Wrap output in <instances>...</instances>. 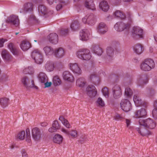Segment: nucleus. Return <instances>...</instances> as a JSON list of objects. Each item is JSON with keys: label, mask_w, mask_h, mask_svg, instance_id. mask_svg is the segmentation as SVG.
I'll return each mask as SVG.
<instances>
[{"label": "nucleus", "mask_w": 157, "mask_h": 157, "mask_svg": "<svg viewBox=\"0 0 157 157\" xmlns=\"http://www.w3.org/2000/svg\"><path fill=\"white\" fill-rule=\"evenodd\" d=\"M8 47L13 55L18 56L19 54L20 50L19 48L13 43H10L9 44Z\"/></svg>", "instance_id": "13"}, {"label": "nucleus", "mask_w": 157, "mask_h": 157, "mask_svg": "<svg viewBox=\"0 0 157 157\" xmlns=\"http://www.w3.org/2000/svg\"><path fill=\"white\" fill-rule=\"evenodd\" d=\"M111 1L116 5H117L121 2V0H111Z\"/></svg>", "instance_id": "64"}, {"label": "nucleus", "mask_w": 157, "mask_h": 157, "mask_svg": "<svg viewBox=\"0 0 157 157\" xmlns=\"http://www.w3.org/2000/svg\"><path fill=\"white\" fill-rule=\"evenodd\" d=\"M90 80L93 81L94 82L96 81V80H98V78L95 74H92L90 75Z\"/></svg>", "instance_id": "53"}, {"label": "nucleus", "mask_w": 157, "mask_h": 157, "mask_svg": "<svg viewBox=\"0 0 157 157\" xmlns=\"http://www.w3.org/2000/svg\"><path fill=\"white\" fill-rule=\"evenodd\" d=\"M29 24L32 23L36 24L39 23V21L37 19L34 15H31L30 16L28 20Z\"/></svg>", "instance_id": "42"}, {"label": "nucleus", "mask_w": 157, "mask_h": 157, "mask_svg": "<svg viewBox=\"0 0 157 157\" xmlns=\"http://www.w3.org/2000/svg\"><path fill=\"white\" fill-rule=\"evenodd\" d=\"M125 95L128 97H131L132 95L133 92L129 87L126 88L125 90Z\"/></svg>", "instance_id": "47"}, {"label": "nucleus", "mask_w": 157, "mask_h": 157, "mask_svg": "<svg viewBox=\"0 0 157 157\" xmlns=\"http://www.w3.org/2000/svg\"><path fill=\"white\" fill-rule=\"evenodd\" d=\"M40 82L44 83L47 81L48 78L46 75L44 73L40 72L38 76Z\"/></svg>", "instance_id": "32"}, {"label": "nucleus", "mask_w": 157, "mask_h": 157, "mask_svg": "<svg viewBox=\"0 0 157 157\" xmlns=\"http://www.w3.org/2000/svg\"><path fill=\"white\" fill-rule=\"evenodd\" d=\"M72 30L75 31H76L79 29V24L78 21L75 20L72 22L70 26Z\"/></svg>", "instance_id": "33"}, {"label": "nucleus", "mask_w": 157, "mask_h": 157, "mask_svg": "<svg viewBox=\"0 0 157 157\" xmlns=\"http://www.w3.org/2000/svg\"><path fill=\"white\" fill-rule=\"evenodd\" d=\"M45 67L46 70L49 71H53L54 67L53 63L50 61H48L47 62Z\"/></svg>", "instance_id": "38"}, {"label": "nucleus", "mask_w": 157, "mask_h": 157, "mask_svg": "<svg viewBox=\"0 0 157 157\" xmlns=\"http://www.w3.org/2000/svg\"><path fill=\"white\" fill-rule=\"evenodd\" d=\"M127 17L128 21V23H125L123 22L119 21L117 22L114 26V28L117 31L121 32L125 31L126 32V34L129 33V29L130 24L132 22V14L130 12L127 13Z\"/></svg>", "instance_id": "1"}, {"label": "nucleus", "mask_w": 157, "mask_h": 157, "mask_svg": "<svg viewBox=\"0 0 157 157\" xmlns=\"http://www.w3.org/2000/svg\"><path fill=\"white\" fill-rule=\"evenodd\" d=\"M136 130L138 131V132L140 134L141 136H144L145 135V133H144L142 132L140 130V128H136Z\"/></svg>", "instance_id": "59"}, {"label": "nucleus", "mask_w": 157, "mask_h": 157, "mask_svg": "<svg viewBox=\"0 0 157 157\" xmlns=\"http://www.w3.org/2000/svg\"><path fill=\"white\" fill-rule=\"evenodd\" d=\"M54 54L56 57L60 58L64 55V51L63 48H59L54 51Z\"/></svg>", "instance_id": "26"}, {"label": "nucleus", "mask_w": 157, "mask_h": 157, "mask_svg": "<svg viewBox=\"0 0 157 157\" xmlns=\"http://www.w3.org/2000/svg\"><path fill=\"white\" fill-rule=\"evenodd\" d=\"M100 8L104 12L107 11L109 9V6L107 2L105 1H103L99 4Z\"/></svg>", "instance_id": "28"}, {"label": "nucleus", "mask_w": 157, "mask_h": 157, "mask_svg": "<svg viewBox=\"0 0 157 157\" xmlns=\"http://www.w3.org/2000/svg\"><path fill=\"white\" fill-rule=\"evenodd\" d=\"M23 6L26 12H32L33 11L34 6L32 3H26L24 4Z\"/></svg>", "instance_id": "25"}, {"label": "nucleus", "mask_w": 157, "mask_h": 157, "mask_svg": "<svg viewBox=\"0 0 157 157\" xmlns=\"http://www.w3.org/2000/svg\"><path fill=\"white\" fill-rule=\"evenodd\" d=\"M63 77L64 80L70 82H72L74 80L73 76L68 71H66L63 72Z\"/></svg>", "instance_id": "23"}, {"label": "nucleus", "mask_w": 157, "mask_h": 157, "mask_svg": "<svg viewBox=\"0 0 157 157\" xmlns=\"http://www.w3.org/2000/svg\"><path fill=\"white\" fill-rule=\"evenodd\" d=\"M62 7V5L60 3L57 4L56 6V10L58 11L60 10Z\"/></svg>", "instance_id": "63"}, {"label": "nucleus", "mask_w": 157, "mask_h": 157, "mask_svg": "<svg viewBox=\"0 0 157 157\" xmlns=\"http://www.w3.org/2000/svg\"><path fill=\"white\" fill-rule=\"evenodd\" d=\"M59 120L61 121L63 124L67 128H70L71 125L68 121L65 119L63 116H60L59 118Z\"/></svg>", "instance_id": "39"}, {"label": "nucleus", "mask_w": 157, "mask_h": 157, "mask_svg": "<svg viewBox=\"0 0 157 157\" xmlns=\"http://www.w3.org/2000/svg\"><path fill=\"white\" fill-rule=\"evenodd\" d=\"M139 123L140 125L150 129H153L156 126L155 123L150 118L146 119H140L139 120Z\"/></svg>", "instance_id": "4"}, {"label": "nucleus", "mask_w": 157, "mask_h": 157, "mask_svg": "<svg viewBox=\"0 0 157 157\" xmlns=\"http://www.w3.org/2000/svg\"><path fill=\"white\" fill-rule=\"evenodd\" d=\"M9 100L6 98H2L0 99V104L3 108L7 106Z\"/></svg>", "instance_id": "40"}, {"label": "nucleus", "mask_w": 157, "mask_h": 157, "mask_svg": "<svg viewBox=\"0 0 157 157\" xmlns=\"http://www.w3.org/2000/svg\"><path fill=\"white\" fill-rule=\"evenodd\" d=\"M53 83L55 86H56L60 84L61 81L58 76H56L53 77Z\"/></svg>", "instance_id": "43"}, {"label": "nucleus", "mask_w": 157, "mask_h": 157, "mask_svg": "<svg viewBox=\"0 0 157 157\" xmlns=\"http://www.w3.org/2000/svg\"><path fill=\"white\" fill-rule=\"evenodd\" d=\"M23 73L24 74H32L33 73V68L32 67H29L28 68H25L23 70Z\"/></svg>", "instance_id": "48"}, {"label": "nucleus", "mask_w": 157, "mask_h": 157, "mask_svg": "<svg viewBox=\"0 0 157 157\" xmlns=\"http://www.w3.org/2000/svg\"><path fill=\"white\" fill-rule=\"evenodd\" d=\"M113 95L114 98L117 99L120 98L121 95V90L119 85H116L112 88Z\"/></svg>", "instance_id": "10"}, {"label": "nucleus", "mask_w": 157, "mask_h": 157, "mask_svg": "<svg viewBox=\"0 0 157 157\" xmlns=\"http://www.w3.org/2000/svg\"><path fill=\"white\" fill-rule=\"evenodd\" d=\"M21 81L24 86L26 88L33 87L34 86V82L33 80L31 81V84L30 82V80L29 78L26 76L24 77L21 80Z\"/></svg>", "instance_id": "16"}, {"label": "nucleus", "mask_w": 157, "mask_h": 157, "mask_svg": "<svg viewBox=\"0 0 157 157\" xmlns=\"http://www.w3.org/2000/svg\"><path fill=\"white\" fill-rule=\"evenodd\" d=\"M95 23V16L93 13L88 14L87 24L90 25H94Z\"/></svg>", "instance_id": "29"}, {"label": "nucleus", "mask_w": 157, "mask_h": 157, "mask_svg": "<svg viewBox=\"0 0 157 157\" xmlns=\"http://www.w3.org/2000/svg\"><path fill=\"white\" fill-rule=\"evenodd\" d=\"M62 131L68 135H70L71 136L75 138L77 136V132L75 130H72L71 132H69L67 131L64 128H62Z\"/></svg>", "instance_id": "35"}, {"label": "nucleus", "mask_w": 157, "mask_h": 157, "mask_svg": "<svg viewBox=\"0 0 157 157\" xmlns=\"http://www.w3.org/2000/svg\"><path fill=\"white\" fill-rule=\"evenodd\" d=\"M120 104L121 109L125 112L129 111L132 109L131 103L127 99H122Z\"/></svg>", "instance_id": "9"}, {"label": "nucleus", "mask_w": 157, "mask_h": 157, "mask_svg": "<svg viewBox=\"0 0 157 157\" xmlns=\"http://www.w3.org/2000/svg\"><path fill=\"white\" fill-rule=\"evenodd\" d=\"M134 50L137 54H140L144 50L143 47L140 44H137L134 47Z\"/></svg>", "instance_id": "31"}, {"label": "nucleus", "mask_w": 157, "mask_h": 157, "mask_svg": "<svg viewBox=\"0 0 157 157\" xmlns=\"http://www.w3.org/2000/svg\"><path fill=\"white\" fill-rule=\"evenodd\" d=\"M136 118L144 117L147 114V112L145 109L141 108L140 110H136L135 113Z\"/></svg>", "instance_id": "22"}, {"label": "nucleus", "mask_w": 157, "mask_h": 157, "mask_svg": "<svg viewBox=\"0 0 157 157\" xmlns=\"http://www.w3.org/2000/svg\"><path fill=\"white\" fill-rule=\"evenodd\" d=\"M90 35V32L87 29L82 30L80 33V39L82 40H87L89 39V36Z\"/></svg>", "instance_id": "19"}, {"label": "nucleus", "mask_w": 157, "mask_h": 157, "mask_svg": "<svg viewBox=\"0 0 157 157\" xmlns=\"http://www.w3.org/2000/svg\"><path fill=\"white\" fill-rule=\"evenodd\" d=\"M85 6L88 9L94 10H95V5L93 3V1H91L90 2H88L87 1L85 2Z\"/></svg>", "instance_id": "41"}, {"label": "nucleus", "mask_w": 157, "mask_h": 157, "mask_svg": "<svg viewBox=\"0 0 157 157\" xmlns=\"http://www.w3.org/2000/svg\"><path fill=\"white\" fill-rule=\"evenodd\" d=\"M153 117L155 119H157V109L154 108L152 111Z\"/></svg>", "instance_id": "55"}, {"label": "nucleus", "mask_w": 157, "mask_h": 157, "mask_svg": "<svg viewBox=\"0 0 157 157\" xmlns=\"http://www.w3.org/2000/svg\"><path fill=\"white\" fill-rule=\"evenodd\" d=\"M32 57L36 63L41 64L43 61V56L41 52L38 49H35L32 52Z\"/></svg>", "instance_id": "5"}, {"label": "nucleus", "mask_w": 157, "mask_h": 157, "mask_svg": "<svg viewBox=\"0 0 157 157\" xmlns=\"http://www.w3.org/2000/svg\"><path fill=\"white\" fill-rule=\"evenodd\" d=\"M87 94L90 98L95 97L97 93L95 87L93 85H89L86 89Z\"/></svg>", "instance_id": "11"}, {"label": "nucleus", "mask_w": 157, "mask_h": 157, "mask_svg": "<svg viewBox=\"0 0 157 157\" xmlns=\"http://www.w3.org/2000/svg\"><path fill=\"white\" fill-rule=\"evenodd\" d=\"M69 32L68 29L63 28L59 30V33L61 36H66L68 34Z\"/></svg>", "instance_id": "45"}, {"label": "nucleus", "mask_w": 157, "mask_h": 157, "mask_svg": "<svg viewBox=\"0 0 157 157\" xmlns=\"http://www.w3.org/2000/svg\"><path fill=\"white\" fill-rule=\"evenodd\" d=\"M43 133V131L42 130L41 131L40 129L37 127L34 128L32 130V137L36 141H39L40 140Z\"/></svg>", "instance_id": "7"}, {"label": "nucleus", "mask_w": 157, "mask_h": 157, "mask_svg": "<svg viewBox=\"0 0 157 157\" xmlns=\"http://www.w3.org/2000/svg\"><path fill=\"white\" fill-rule=\"evenodd\" d=\"M97 102L98 104L99 105L101 106L102 107L105 106V103L104 101L102 100V99L99 98L97 101Z\"/></svg>", "instance_id": "52"}, {"label": "nucleus", "mask_w": 157, "mask_h": 157, "mask_svg": "<svg viewBox=\"0 0 157 157\" xmlns=\"http://www.w3.org/2000/svg\"><path fill=\"white\" fill-rule=\"evenodd\" d=\"M63 137L59 134L55 135L53 138V141L55 143L60 144L62 142Z\"/></svg>", "instance_id": "30"}, {"label": "nucleus", "mask_w": 157, "mask_h": 157, "mask_svg": "<svg viewBox=\"0 0 157 157\" xmlns=\"http://www.w3.org/2000/svg\"><path fill=\"white\" fill-rule=\"evenodd\" d=\"M48 39L50 42L53 44H56L58 42V36L56 33L50 34L48 36Z\"/></svg>", "instance_id": "20"}, {"label": "nucleus", "mask_w": 157, "mask_h": 157, "mask_svg": "<svg viewBox=\"0 0 157 157\" xmlns=\"http://www.w3.org/2000/svg\"><path fill=\"white\" fill-rule=\"evenodd\" d=\"M25 136V132L24 131L19 132L17 135V138L20 140H23Z\"/></svg>", "instance_id": "50"}, {"label": "nucleus", "mask_w": 157, "mask_h": 157, "mask_svg": "<svg viewBox=\"0 0 157 157\" xmlns=\"http://www.w3.org/2000/svg\"><path fill=\"white\" fill-rule=\"evenodd\" d=\"M133 37L135 39L143 38V30L139 27H134L132 32Z\"/></svg>", "instance_id": "8"}, {"label": "nucleus", "mask_w": 157, "mask_h": 157, "mask_svg": "<svg viewBox=\"0 0 157 157\" xmlns=\"http://www.w3.org/2000/svg\"><path fill=\"white\" fill-rule=\"evenodd\" d=\"M52 82H48L47 81L46 82H44V85H45V87H48L52 85Z\"/></svg>", "instance_id": "60"}, {"label": "nucleus", "mask_w": 157, "mask_h": 157, "mask_svg": "<svg viewBox=\"0 0 157 157\" xmlns=\"http://www.w3.org/2000/svg\"><path fill=\"white\" fill-rule=\"evenodd\" d=\"M91 50L93 53L98 56H101L103 52L102 49L97 45H93Z\"/></svg>", "instance_id": "21"}, {"label": "nucleus", "mask_w": 157, "mask_h": 157, "mask_svg": "<svg viewBox=\"0 0 157 157\" xmlns=\"http://www.w3.org/2000/svg\"><path fill=\"white\" fill-rule=\"evenodd\" d=\"M23 157H27V154L24 149H23L21 151Z\"/></svg>", "instance_id": "61"}, {"label": "nucleus", "mask_w": 157, "mask_h": 157, "mask_svg": "<svg viewBox=\"0 0 157 157\" xmlns=\"http://www.w3.org/2000/svg\"><path fill=\"white\" fill-rule=\"evenodd\" d=\"M69 64L70 68L74 73L78 75L81 74V70L76 63H70Z\"/></svg>", "instance_id": "18"}, {"label": "nucleus", "mask_w": 157, "mask_h": 157, "mask_svg": "<svg viewBox=\"0 0 157 157\" xmlns=\"http://www.w3.org/2000/svg\"><path fill=\"white\" fill-rule=\"evenodd\" d=\"M60 125H59L57 121H54L52 124V127L48 129V131L50 132H56L57 130L60 128Z\"/></svg>", "instance_id": "24"}, {"label": "nucleus", "mask_w": 157, "mask_h": 157, "mask_svg": "<svg viewBox=\"0 0 157 157\" xmlns=\"http://www.w3.org/2000/svg\"><path fill=\"white\" fill-rule=\"evenodd\" d=\"M7 40L6 39L0 38V47H3L4 43Z\"/></svg>", "instance_id": "57"}, {"label": "nucleus", "mask_w": 157, "mask_h": 157, "mask_svg": "<svg viewBox=\"0 0 157 157\" xmlns=\"http://www.w3.org/2000/svg\"><path fill=\"white\" fill-rule=\"evenodd\" d=\"M87 137L86 136L82 137L80 138V140H79V142L81 144H82L85 142V141L87 140Z\"/></svg>", "instance_id": "56"}, {"label": "nucleus", "mask_w": 157, "mask_h": 157, "mask_svg": "<svg viewBox=\"0 0 157 157\" xmlns=\"http://www.w3.org/2000/svg\"><path fill=\"white\" fill-rule=\"evenodd\" d=\"M30 44L28 41L23 40L20 44V47L23 51L27 50L31 47Z\"/></svg>", "instance_id": "27"}, {"label": "nucleus", "mask_w": 157, "mask_h": 157, "mask_svg": "<svg viewBox=\"0 0 157 157\" xmlns=\"http://www.w3.org/2000/svg\"><path fill=\"white\" fill-rule=\"evenodd\" d=\"M7 21L8 22L11 23L16 26L18 25L19 23V20L18 16L14 15H12L10 16Z\"/></svg>", "instance_id": "17"}, {"label": "nucleus", "mask_w": 157, "mask_h": 157, "mask_svg": "<svg viewBox=\"0 0 157 157\" xmlns=\"http://www.w3.org/2000/svg\"><path fill=\"white\" fill-rule=\"evenodd\" d=\"M123 118V117L118 114H116L114 117V119L116 121L121 120Z\"/></svg>", "instance_id": "54"}, {"label": "nucleus", "mask_w": 157, "mask_h": 157, "mask_svg": "<svg viewBox=\"0 0 157 157\" xmlns=\"http://www.w3.org/2000/svg\"><path fill=\"white\" fill-rule=\"evenodd\" d=\"M30 133L26 134V140L28 142H29L30 140Z\"/></svg>", "instance_id": "62"}, {"label": "nucleus", "mask_w": 157, "mask_h": 157, "mask_svg": "<svg viewBox=\"0 0 157 157\" xmlns=\"http://www.w3.org/2000/svg\"><path fill=\"white\" fill-rule=\"evenodd\" d=\"M155 63L151 59H146L140 65V68L144 71H148L155 67Z\"/></svg>", "instance_id": "2"}, {"label": "nucleus", "mask_w": 157, "mask_h": 157, "mask_svg": "<svg viewBox=\"0 0 157 157\" xmlns=\"http://www.w3.org/2000/svg\"><path fill=\"white\" fill-rule=\"evenodd\" d=\"M88 14H87L86 16H85L84 18H83L82 19V21L84 23H87L88 21Z\"/></svg>", "instance_id": "58"}, {"label": "nucleus", "mask_w": 157, "mask_h": 157, "mask_svg": "<svg viewBox=\"0 0 157 157\" xmlns=\"http://www.w3.org/2000/svg\"><path fill=\"white\" fill-rule=\"evenodd\" d=\"M2 57L3 59L6 61H13V58L10 53L7 50H3L1 53Z\"/></svg>", "instance_id": "14"}, {"label": "nucleus", "mask_w": 157, "mask_h": 157, "mask_svg": "<svg viewBox=\"0 0 157 157\" xmlns=\"http://www.w3.org/2000/svg\"><path fill=\"white\" fill-rule=\"evenodd\" d=\"M77 55L79 58L86 60H90L91 57L90 51L86 49H80L77 52Z\"/></svg>", "instance_id": "3"}, {"label": "nucleus", "mask_w": 157, "mask_h": 157, "mask_svg": "<svg viewBox=\"0 0 157 157\" xmlns=\"http://www.w3.org/2000/svg\"><path fill=\"white\" fill-rule=\"evenodd\" d=\"M155 92L154 89L152 88H149L147 90V94L148 96H152L154 95Z\"/></svg>", "instance_id": "49"}, {"label": "nucleus", "mask_w": 157, "mask_h": 157, "mask_svg": "<svg viewBox=\"0 0 157 157\" xmlns=\"http://www.w3.org/2000/svg\"><path fill=\"white\" fill-rule=\"evenodd\" d=\"M114 49L110 47H108L106 49V53L107 56L110 57H112L114 55Z\"/></svg>", "instance_id": "44"}, {"label": "nucleus", "mask_w": 157, "mask_h": 157, "mask_svg": "<svg viewBox=\"0 0 157 157\" xmlns=\"http://www.w3.org/2000/svg\"><path fill=\"white\" fill-rule=\"evenodd\" d=\"M98 33L100 34H104L108 30V28L106 25L103 22L100 23L97 28Z\"/></svg>", "instance_id": "15"}, {"label": "nucleus", "mask_w": 157, "mask_h": 157, "mask_svg": "<svg viewBox=\"0 0 157 157\" xmlns=\"http://www.w3.org/2000/svg\"><path fill=\"white\" fill-rule=\"evenodd\" d=\"M133 101L136 106L141 105L142 103V101L141 98L138 96L134 95L133 97Z\"/></svg>", "instance_id": "34"}, {"label": "nucleus", "mask_w": 157, "mask_h": 157, "mask_svg": "<svg viewBox=\"0 0 157 157\" xmlns=\"http://www.w3.org/2000/svg\"><path fill=\"white\" fill-rule=\"evenodd\" d=\"M86 82L83 78H80L78 79L76 82L77 86L81 87H83L85 85Z\"/></svg>", "instance_id": "36"}, {"label": "nucleus", "mask_w": 157, "mask_h": 157, "mask_svg": "<svg viewBox=\"0 0 157 157\" xmlns=\"http://www.w3.org/2000/svg\"><path fill=\"white\" fill-rule=\"evenodd\" d=\"M38 10L40 14L45 18L48 17L53 13L52 10H48L45 6L43 5L39 6Z\"/></svg>", "instance_id": "6"}, {"label": "nucleus", "mask_w": 157, "mask_h": 157, "mask_svg": "<svg viewBox=\"0 0 157 157\" xmlns=\"http://www.w3.org/2000/svg\"><path fill=\"white\" fill-rule=\"evenodd\" d=\"M148 77L147 75L140 76L137 81V85L138 86L143 87L144 85L148 82Z\"/></svg>", "instance_id": "12"}, {"label": "nucleus", "mask_w": 157, "mask_h": 157, "mask_svg": "<svg viewBox=\"0 0 157 157\" xmlns=\"http://www.w3.org/2000/svg\"><path fill=\"white\" fill-rule=\"evenodd\" d=\"M114 14L116 17H119L122 20L126 18V16L125 14L119 10L116 11Z\"/></svg>", "instance_id": "46"}, {"label": "nucleus", "mask_w": 157, "mask_h": 157, "mask_svg": "<svg viewBox=\"0 0 157 157\" xmlns=\"http://www.w3.org/2000/svg\"><path fill=\"white\" fill-rule=\"evenodd\" d=\"M102 92L103 93V95L105 97H108L109 96V91L108 90V88L105 87L103 88L102 90Z\"/></svg>", "instance_id": "51"}, {"label": "nucleus", "mask_w": 157, "mask_h": 157, "mask_svg": "<svg viewBox=\"0 0 157 157\" xmlns=\"http://www.w3.org/2000/svg\"><path fill=\"white\" fill-rule=\"evenodd\" d=\"M43 50L47 55H51L54 53V51L51 47L46 46L43 48Z\"/></svg>", "instance_id": "37"}]
</instances>
